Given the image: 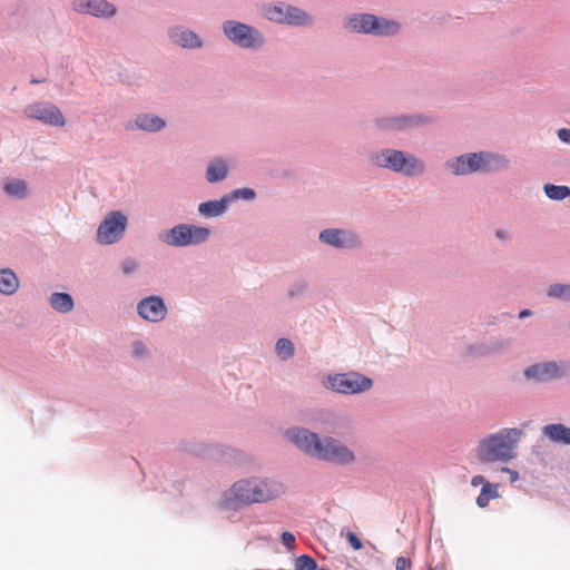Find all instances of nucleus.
<instances>
[{
  "label": "nucleus",
  "mask_w": 570,
  "mask_h": 570,
  "mask_svg": "<svg viewBox=\"0 0 570 570\" xmlns=\"http://www.w3.org/2000/svg\"><path fill=\"white\" fill-rule=\"evenodd\" d=\"M285 436L306 455L335 465H350L356 455L352 449L331 435H320L308 429L292 426Z\"/></svg>",
  "instance_id": "obj_1"
},
{
  "label": "nucleus",
  "mask_w": 570,
  "mask_h": 570,
  "mask_svg": "<svg viewBox=\"0 0 570 570\" xmlns=\"http://www.w3.org/2000/svg\"><path fill=\"white\" fill-rule=\"evenodd\" d=\"M285 492V485L269 478H248L233 484L225 493L224 502L228 508L262 503L274 500Z\"/></svg>",
  "instance_id": "obj_2"
},
{
  "label": "nucleus",
  "mask_w": 570,
  "mask_h": 570,
  "mask_svg": "<svg viewBox=\"0 0 570 570\" xmlns=\"http://www.w3.org/2000/svg\"><path fill=\"white\" fill-rule=\"evenodd\" d=\"M510 160L502 154L493 151H474L449 158L444 168L453 176H469L473 174H489L504 170Z\"/></svg>",
  "instance_id": "obj_3"
},
{
  "label": "nucleus",
  "mask_w": 570,
  "mask_h": 570,
  "mask_svg": "<svg viewBox=\"0 0 570 570\" xmlns=\"http://www.w3.org/2000/svg\"><path fill=\"white\" fill-rule=\"evenodd\" d=\"M523 435L519 428H503L481 439L476 446V458L481 463H507L517 456L515 449Z\"/></svg>",
  "instance_id": "obj_4"
},
{
  "label": "nucleus",
  "mask_w": 570,
  "mask_h": 570,
  "mask_svg": "<svg viewBox=\"0 0 570 570\" xmlns=\"http://www.w3.org/2000/svg\"><path fill=\"white\" fill-rule=\"evenodd\" d=\"M368 159L376 168L401 174L409 178L421 176L426 169L424 160L415 154L390 147L371 153Z\"/></svg>",
  "instance_id": "obj_5"
},
{
  "label": "nucleus",
  "mask_w": 570,
  "mask_h": 570,
  "mask_svg": "<svg viewBox=\"0 0 570 570\" xmlns=\"http://www.w3.org/2000/svg\"><path fill=\"white\" fill-rule=\"evenodd\" d=\"M345 28L360 35L394 37L401 31L402 24L396 20L373 13H352L346 19Z\"/></svg>",
  "instance_id": "obj_6"
},
{
  "label": "nucleus",
  "mask_w": 570,
  "mask_h": 570,
  "mask_svg": "<svg viewBox=\"0 0 570 570\" xmlns=\"http://www.w3.org/2000/svg\"><path fill=\"white\" fill-rule=\"evenodd\" d=\"M212 230L208 227L193 224H177L158 234V239L169 246L184 248L205 244L210 238Z\"/></svg>",
  "instance_id": "obj_7"
},
{
  "label": "nucleus",
  "mask_w": 570,
  "mask_h": 570,
  "mask_svg": "<svg viewBox=\"0 0 570 570\" xmlns=\"http://www.w3.org/2000/svg\"><path fill=\"white\" fill-rule=\"evenodd\" d=\"M222 30L224 36L240 49L257 50L265 45V37L257 28L240 21L225 20Z\"/></svg>",
  "instance_id": "obj_8"
},
{
  "label": "nucleus",
  "mask_w": 570,
  "mask_h": 570,
  "mask_svg": "<svg viewBox=\"0 0 570 570\" xmlns=\"http://www.w3.org/2000/svg\"><path fill=\"white\" fill-rule=\"evenodd\" d=\"M433 121V117L425 114H402L381 116L374 119V127L380 132L399 134L423 127Z\"/></svg>",
  "instance_id": "obj_9"
},
{
  "label": "nucleus",
  "mask_w": 570,
  "mask_h": 570,
  "mask_svg": "<svg viewBox=\"0 0 570 570\" xmlns=\"http://www.w3.org/2000/svg\"><path fill=\"white\" fill-rule=\"evenodd\" d=\"M373 381L358 373L347 372L331 374L324 381V386L341 394H358L370 390Z\"/></svg>",
  "instance_id": "obj_10"
},
{
  "label": "nucleus",
  "mask_w": 570,
  "mask_h": 570,
  "mask_svg": "<svg viewBox=\"0 0 570 570\" xmlns=\"http://www.w3.org/2000/svg\"><path fill=\"white\" fill-rule=\"evenodd\" d=\"M567 375V362L544 361L527 366L523 376L535 384H547L563 379Z\"/></svg>",
  "instance_id": "obj_11"
},
{
  "label": "nucleus",
  "mask_w": 570,
  "mask_h": 570,
  "mask_svg": "<svg viewBox=\"0 0 570 570\" xmlns=\"http://www.w3.org/2000/svg\"><path fill=\"white\" fill-rule=\"evenodd\" d=\"M128 219L119 210L110 212L99 224L97 229V242L100 245H111L119 242L126 232Z\"/></svg>",
  "instance_id": "obj_12"
},
{
  "label": "nucleus",
  "mask_w": 570,
  "mask_h": 570,
  "mask_svg": "<svg viewBox=\"0 0 570 570\" xmlns=\"http://www.w3.org/2000/svg\"><path fill=\"white\" fill-rule=\"evenodd\" d=\"M318 240L335 249H357L362 246L360 235L347 228H325L318 234Z\"/></svg>",
  "instance_id": "obj_13"
},
{
  "label": "nucleus",
  "mask_w": 570,
  "mask_h": 570,
  "mask_svg": "<svg viewBox=\"0 0 570 570\" xmlns=\"http://www.w3.org/2000/svg\"><path fill=\"white\" fill-rule=\"evenodd\" d=\"M23 114L29 119L38 120L52 127H63L66 119L60 109L52 102L39 101L24 107Z\"/></svg>",
  "instance_id": "obj_14"
},
{
  "label": "nucleus",
  "mask_w": 570,
  "mask_h": 570,
  "mask_svg": "<svg viewBox=\"0 0 570 570\" xmlns=\"http://www.w3.org/2000/svg\"><path fill=\"white\" fill-rule=\"evenodd\" d=\"M136 311L138 316L149 323H159L168 314V307L159 295H150L138 301Z\"/></svg>",
  "instance_id": "obj_15"
},
{
  "label": "nucleus",
  "mask_w": 570,
  "mask_h": 570,
  "mask_svg": "<svg viewBox=\"0 0 570 570\" xmlns=\"http://www.w3.org/2000/svg\"><path fill=\"white\" fill-rule=\"evenodd\" d=\"M71 8L77 13L99 19H110L117 13L116 6L107 0H72Z\"/></svg>",
  "instance_id": "obj_16"
},
{
  "label": "nucleus",
  "mask_w": 570,
  "mask_h": 570,
  "mask_svg": "<svg viewBox=\"0 0 570 570\" xmlns=\"http://www.w3.org/2000/svg\"><path fill=\"white\" fill-rule=\"evenodd\" d=\"M166 120L158 115L150 112L138 114L134 120L126 124V129L130 131L141 130L149 134L159 132L166 128Z\"/></svg>",
  "instance_id": "obj_17"
},
{
  "label": "nucleus",
  "mask_w": 570,
  "mask_h": 570,
  "mask_svg": "<svg viewBox=\"0 0 570 570\" xmlns=\"http://www.w3.org/2000/svg\"><path fill=\"white\" fill-rule=\"evenodd\" d=\"M168 38L173 43L184 49H200L204 46L203 40L195 31L183 26L169 28Z\"/></svg>",
  "instance_id": "obj_18"
},
{
  "label": "nucleus",
  "mask_w": 570,
  "mask_h": 570,
  "mask_svg": "<svg viewBox=\"0 0 570 570\" xmlns=\"http://www.w3.org/2000/svg\"><path fill=\"white\" fill-rule=\"evenodd\" d=\"M229 202L224 195L220 199L207 200L198 205V214L204 218H216L226 214Z\"/></svg>",
  "instance_id": "obj_19"
},
{
  "label": "nucleus",
  "mask_w": 570,
  "mask_h": 570,
  "mask_svg": "<svg viewBox=\"0 0 570 570\" xmlns=\"http://www.w3.org/2000/svg\"><path fill=\"white\" fill-rule=\"evenodd\" d=\"M229 167L226 160L222 158H215L210 160L206 168V180L210 184L219 183L228 177Z\"/></svg>",
  "instance_id": "obj_20"
},
{
  "label": "nucleus",
  "mask_w": 570,
  "mask_h": 570,
  "mask_svg": "<svg viewBox=\"0 0 570 570\" xmlns=\"http://www.w3.org/2000/svg\"><path fill=\"white\" fill-rule=\"evenodd\" d=\"M542 433L553 443L570 445V428L562 423H551L542 429Z\"/></svg>",
  "instance_id": "obj_21"
},
{
  "label": "nucleus",
  "mask_w": 570,
  "mask_h": 570,
  "mask_svg": "<svg viewBox=\"0 0 570 570\" xmlns=\"http://www.w3.org/2000/svg\"><path fill=\"white\" fill-rule=\"evenodd\" d=\"M508 342L494 341L490 343L471 344L466 347V353L473 357H484L495 352L505 350Z\"/></svg>",
  "instance_id": "obj_22"
},
{
  "label": "nucleus",
  "mask_w": 570,
  "mask_h": 570,
  "mask_svg": "<svg viewBox=\"0 0 570 570\" xmlns=\"http://www.w3.org/2000/svg\"><path fill=\"white\" fill-rule=\"evenodd\" d=\"M285 19L283 23L295 27H303L312 24L313 18L304 10L287 4V10L285 12Z\"/></svg>",
  "instance_id": "obj_23"
},
{
  "label": "nucleus",
  "mask_w": 570,
  "mask_h": 570,
  "mask_svg": "<svg viewBox=\"0 0 570 570\" xmlns=\"http://www.w3.org/2000/svg\"><path fill=\"white\" fill-rule=\"evenodd\" d=\"M50 306L59 313H68L73 308V299L70 294L63 292H55L49 297Z\"/></svg>",
  "instance_id": "obj_24"
},
{
  "label": "nucleus",
  "mask_w": 570,
  "mask_h": 570,
  "mask_svg": "<svg viewBox=\"0 0 570 570\" xmlns=\"http://www.w3.org/2000/svg\"><path fill=\"white\" fill-rule=\"evenodd\" d=\"M19 288V279L17 275L9 268L0 271V293L3 295H12Z\"/></svg>",
  "instance_id": "obj_25"
},
{
  "label": "nucleus",
  "mask_w": 570,
  "mask_h": 570,
  "mask_svg": "<svg viewBox=\"0 0 570 570\" xmlns=\"http://www.w3.org/2000/svg\"><path fill=\"white\" fill-rule=\"evenodd\" d=\"M3 191L11 198L24 199L28 196V184L23 179H8L3 184Z\"/></svg>",
  "instance_id": "obj_26"
},
{
  "label": "nucleus",
  "mask_w": 570,
  "mask_h": 570,
  "mask_svg": "<svg viewBox=\"0 0 570 570\" xmlns=\"http://www.w3.org/2000/svg\"><path fill=\"white\" fill-rule=\"evenodd\" d=\"M544 195L556 202H561L570 197V187L566 185H554L551 183L543 185Z\"/></svg>",
  "instance_id": "obj_27"
},
{
  "label": "nucleus",
  "mask_w": 570,
  "mask_h": 570,
  "mask_svg": "<svg viewBox=\"0 0 570 570\" xmlns=\"http://www.w3.org/2000/svg\"><path fill=\"white\" fill-rule=\"evenodd\" d=\"M498 497V484L484 482L483 487L481 488V492L476 498V504L479 508H485L491 499H497Z\"/></svg>",
  "instance_id": "obj_28"
},
{
  "label": "nucleus",
  "mask_w": 570,
  "mask_h": 570,
  "mask_svg": "<svg viewBox=\"0 0 570 570\" xmlns=\"http://www.w3.org/2000/svg\"><path fill=\"white\" fill-rule=\"evenodd\" d=\"M547 295L550 298L570 301V284L554 283L551 284L547 289Z\"/></svg>",
  "instance_id": "obj_29"
},
{
  "label": "nucleus",
  "mask_w": 570,
  "mask_h": 570,
  "mask_svg": "<svg viewBox=\"0 0 570 570\" xmlns=\"http://www.w3.org/2000/svg\"><path fill=\"white\" fill-rule=\"evenodd\" d=\"M275 351L282 361H287L292 358L295 354V347L293 342L285 337L277 340Z\"/></svg>",
  "instance_id": "obj_30"
},
{
  "label": "nucleus",
  "mask_w": 570,
  "mask_h": 570,
  "mask_svg": "<svg viewBox=\"0 0 570 570\" xmlns=\"http://www.w3.org/2000/svg\"><path fill=\"white\" fill-rule=\"evenodd\" d=\"M227 199L230 203L238 199H244L246 202H253L256 198V191L253 188L244 187L236 188L232 190L229 194H226Z\"/></svg>",
  "instance_id": "obj_31"
},
{
  "label": "nucleus",
  "mask_w": 570,
  "mask_h": 570,
  "mask_svg": "<svg viewBox=\"0 0 570 570\" xmlns=\"http://www.w3.org/2000/svg\"><path fill=\"white\" fill-rule=\"evenodd\" d=\"M286 10H287V6L274 4V6H269L266 9L265 14H266L268 20L277 22V23H283L284 19L286 18L285 17Z\"/></svg>",
  "instance_id": "obj_32"
},
{
  "label": "nucleus",
  "mask_w": 570,
  "mask_h": 570,
  "mask_svg": "<svg viewBox=\"0 0 570 570\" xmlns=\"http://www.w3.org/2000/svg\"><path fill=\"white\" fill-rule=\"evenodd\" d=\"M308 283L304 278L294 281L288 287V297L293 299L301 298L307 291Z\"/></svg>",
  "instance_id": "obj_33"
},
{
  "label": "nucleus",
  "mask_w": 570,
  "mask_h": 570,
  "mask_svg": "<svg viewBox=\"0 0 570 570\" xmlns=\"http://www.w3.org/2000/svg\"><path fill=\"white\" fill-rule=\"evenodd\" d=\"M317 562L308 554L299 556L295 561V570H316Z\"/></svg>",
  "instance_id": "obj_34"
},
{
  "label": "nucleus",
  "mask_w": 570,
  "mask_h": 570,
  "mask_svg": "<svg viewBox=\"0 0 570 570\" xmlns=\"http://www.w3.org/2000/svg\"><path fill=\"white\" fill-rule=\"evenodd\" d=\"M149 354L146 344L142 341H135L131 344V355L135 358H145Z\"/></svg>",
  "instance_id": "obj_35"
},
{
  "label": "nucleus",
  "mask_w": 570,
  "mask_h": 570,
  "mask_svg": "<svg viewBox=\"0 0 570 570\" xmlns=\"http://www.w3.org/2000/svg\"><path fill=\"white\" fill-rule=\"evenodd\" d=\"M138 261L132 257H127L121 262V271L125 275H130L135 273L138 269Z\"/></svg>",
  "instance_id": "obj_36"
},
{
  "label": "nucleus",
  "mask_w": 570,
  "mask_h": 570,
  "mask_svg": "<svg viewBox=\"0 0 570 570\" xmlns=\"http://www.w3.org/2000/svg\"><path fill=\"white\" fill-rule=\"evenodd\" d=\"M346 539L354 550L362 549L363 543H362L361 539L354 532H348L346 535Z\"/></svg>",
  "instance_id": "obj_37"
},
{
  "label": "nucleus",
  "mask_w": 570,
  "mask_h": 570,
  "mask_svg": "<svg viewBox=\"0 0 570 570\" xmlns=\"http://www.w3.org/2000/svg\"><path fill=\"white\" fill-rule=\"evenodd\" d=\"M411 560L405 557H397L395 560V570H410Z\"/></svg>",
  "instance_id": "obj_38"
},
{
  "label": "nucleus",
  "mask_w": 570,
  "mask_h": 570,
  "mask_svg": "<svg viewBox=\"0 0 570 570\" xmlns=\"http://www.w3.org/2000/svg\"><path fill=\"white\" fill-rule=\"evenodd\" d=\"M282 543L287 547L288 549H292L293 546H294V542H295V537L293 533L288 532V531H284L282 533Z\"/></svg>",
  "instance_id": "obj_39"
},
{
  "label": "nucleus",
  "mask_w": 570,
  "mask_h": 570,
  "mask_svg": "<svg viewBox=\"0 0 570 570\" xmlns=\"http://www.w3.org/2000/svg\"><path fill=\"white\" fill-rule=\"evenodd\" d=\"M557 136L561 142L570 146V129L569 128H560L557 131Z\"/></svg>",
  "instance_id": "obj_40"
},
{
  "label": "nucleus",
  "mask_w": 570,
  "mask_h": 570,
  "mask_svg": "<svg viewBox=\"0 0 570 570\" xmlns=\"http://www.w3.org/2000/svg\"><path fill=\"white\" fill-rule=\"evenodd\" d=\"M495 237L501 242H509L511 239V234L509 230L503 228L495 229Z\"/></svg>",
  "instance_id": "obj_41"
},
{
  "label": "nucleus",
  "mask_w": 570,
  "mask_h": 570,
  "mask_svg": "<svg viewBox=\"0 0 570 570\" xmlns=\"http://www.w3.org/2000/svg\"><path fill=\"white\" fill-rule=\"evenodd\" d=\"M502 472L508 473L510 476V482L513 483L519 480V472L515 470H512L510 468L503 466L501 469Z\"/></svg>",
  "instance_id": "obj_42"
},
{
  "label": "nucleus",
  "mask_w": 570,
  "mask_h": 570,
  "mask_svg": "<svg viewBox=\"0 0 570 570\" xmlns=\"http://www.w3.org/2000/svg\"><path fill=\"white\" fill-rule=\"evenodd\" d=\"M484 482H488L483 475H474L471 480V485L473 487H479V485H483Z\"/></svg>",
  "instance_id": "obj_43"
},
{
  "label": "nucleus",
  "mask_w": 570,
  "mask_h": 570,
  "mask_svg": "<svg viewBox=\"0 0 570 570\" xmlns=\"http://www.w3.org/2000/svg\"><path fill=\"white\" fill-rule=\"evenodd\" d=\"M531 315H532V311H531V309L525 308V309H521V311L519 312V315H518V316H519V318H520V320H523V318H527V317H529V316H531Z\"/></svg>",
  "instance_id": "obj_44"
},
{
  "label": "nucleus",
  "mask_w": 570,
  "mask_h": 570,
  "mask_svg": "<svg viewBox=\"0 0 570 570\" xmlns=\"http://www.w3.org/2000/svg\"><path fill=\"white\" fill-rule=\"evenodd\" d=\"M43 81H45V79H37V78H32V79L30 80V82H31L32 85H35V83H41V82H43Z\"/></svg>",
  "instance_id": "obj_45"
}]
</instances>
